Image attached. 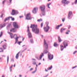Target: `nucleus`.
<instances>
[{
  "label": "nucleus",
  "instance_id": "nucleus-39",
  "mask_svg": "<svg viewBox=\"0 0 77 77\" xmlns=\"http://www.w3.org/2000/svg\"><path fill=\"white\" fill-rule=\"evenodd\" d=\"M3 35V32H1V34L0 35V37H2Z\"/></svg>",
  "mask_w": 77,
  "mask_h": 77
},
{
  "label": "nucleus",
  "instance_id": "nucleus-13",
  "mask_svg": "<svg viewBox=\"0 0 77 77\" xmlns=\"http://www.w3.org/2000/svg\"><path fill=\"white\" fill-rule=\"evenodd\" d=\"M13 25L14 28H16V29H18L19 28V26H18V25L17 23L16 22L13 23Z\"/></svg>",
  "mask_w": 77,
  "mask_h": 77
},
{
  "label": "nucleus",
  "instance_id": "nucleus-20",
  "mask_svg": "<svg viewBox=\"0 0 77 77\" xmlns=\"http://www.w3.org/2000/svg\"><path fill=\"white\" fill-rule=\"evenodd\" d=\"M43 56H44V54L43 53H42V54H40V55L39 56L40 60H41Z\"/></svg>",
  "mask_w": 77,
  "mask_h": 77
},
{
  "label": "nucleus",
  "instance_id": "nucleus-30",
  "mask_svg": "<svg viewBox=\"0 0 77 77\" xmlns=\"http://www.w3.org/2000/svg\"><path fill=\"white\" fill-rule=\"evenodd\" d=\"M37 69H36V67H35V70L32 72V74H35L36 72V70Z\"/></svg>",
  "mask_w": 77,
  "mask_h": 77
},
{
  "label": "nucleus",
  "instance_id": "nucleus-10",
  "mask_svg": "<svg viewBox=\"0 0 77 77\" xmlns=\"http://www.w3.org/2000/svg\"><path fill=\"white\" fill-rule=\"evenodd\" d=\"M38 8L37 7L34 8L33 10L32 11V13L33 14H36L37 12H38Z\"/></svg>",
  "mask_w": 77,
  "mask_h": 77
},
{
  "label": "nucleus",
  "instance_id": "nucleus-29",
  "mask_svg": "<svg viewBox=\"0 0 77 77\" xmlns=\"http://www.w3.org/2000/svg\"><path fill=\"white\" fill-rule=\"evenodd\" d=\"M52 68H53V67L52 66H51V67H48V70H50L51 69H52Z\"/></svg>",
  "mask_w": 77,
  "mask_h": 77
},
{
  "label": "nucleus",
  "instance_id": "nucleus-6",
  "mask_svg": "<svg viewBox=\"0 0 77 77\" xmlns=\"http://www.w3.org/2000/svg\"><path fill=\"white\" fill-rule=\"evenodd\" d=\"M27 32L28 33V36H29V38H32V34H31V32H30V30H29V26H27Z\"/></svg>",
  "mask_w": 77,
  "mask_h": 77
},
{
  "label": "nucleus",
  "instance_id": "nucleus-52",
  "mask_svg": "<svg viewBox=\"0 0 77 77\" xmlns=\"http://www.w3.org/2000/svg\"><path fill=\"white\" fill-rule=\"evenodd\" d=\"M23 16H19L20 18H23Z\"/></svg>",
  "mask_w": 77,
  "mask_h": 77
},
{
  "label": "nucleus",
  "instance_id": "nucleus-59",
  "mask_svg": "<svg viewBox=\"0 0 77 77\" xmlns=\"http://www.w3.org/2000/svg\"><path fill=\"white\" fill-rule=\"evenodd\" d=\"M35 58L37 59H38V57L37 56H35Z\"/></svg>",
  "mask_w": 77,
  "mask_h": 77
},
{
  "label": "nucleus",
  "instance_id": "nucleus-11",
  "mask_svg": "<svg viewBox=\"0 0 77 77\" xmlns=\"http://www.w3.org/2000/svg\"><path fill=\"white\" fill-rule=\"evenodd\" d=\"M48 58L50 60H52L53 59V55L51 54L50 52L48 54Z\"/></svg>",
  "mask_w": 77,
  "mask_h": 77
},
{
  "label": "nucleus",
  "instance_id": "nucleus-15",
  "mask_svg": "<svg viewBox=\"0 0 77 77\" xmlns=\"http://www.w3.org/2000/svg\"><path fill=\"white\" fill-rule=\"evenodd\" d=\"M31 60L32 65H36V59L32 58L31 59Z\"/></svg>",
  "mask_w": 77,
  "mask_h": 77
},
{
  "label": "nucleus",
  "instance_id": "nucleus-58",
  "mask_svg": "<svg viewBox=\"0 0 77 77\" xmlns=\"http://www.w3.org/2000/svg\"><path fill=\"white\" fill-rule=\"evenodd\" d=\"M12 0H9L10 2V3H11V2H12Z\"/></svg>",
  "mask_w": 77,
  "mask_h": 77
},
{
  "label": "nucleus",
  "instance_id": "nucleus-1",
  "mask_svg": "<svg viewBox=\"0 0 77 77\" xmlns=\"http://www.w3.org/2000/svg\"><path fill=\"white\" fill-rule=\"evenodd\" d=\"M32 28V30L33 32H34L35 34H38L39 33V30L38 28L37 25L31 24L30 27Z\"/></svg>",
  "mask_w": 77,
  "mask_h": 77
},
{
  "label": "nucleus",
  "instance_id": "nucleus-56",
  "mask_svg": "<svg viewBox=\"0 0 77 77\" xmlns=\"http://www.w3.org/2000/svg\"><path fill=\"white\" fill-rule=\"evenodd\" d=\"M45 71H46V72H48V70H47L46 69H45Z\"/></svg>",
  "mask_w": 77,
  "mask_h": 77
},
{
  "label": "nucleus",
  "instance_id": "nucleus-4",
  "mask_svg": "<svg viewBox=\"0 0 77 77\" xmlns=\"http://www.w3.org/2000/svg\"><path fill=\"white\" fill-rule=\"evenodd\" d=\"M69 3L70 2L68 1H67V0H62L61 1V3L64 6H65L66 5H68Z\"/></svg>",
  "mask_w": 77,
  "mask_h": 77
},
{
  "label": "nucleus",
  "instance_id": "nucleus-22",
  "mask_svg": "<svg viewBox=\"0 0 77 77\" xmlns=\"http://www.w3.org/2000/svg\"><path fill=\"white\" fill-rule=\"evenodd\" d=\"M16 31L17 29H16L15 28H13L11 30L10 32H16Z\"/></svg>",
  "mask_w": 77,
  "mask_h": 77
},
{
  "label": "nucleus",
  "instance_id": "nucleus-14",
  "mask_svg": "<svg viewBox=\"0 0 77 77\" xmlns=\"http://www.w3.org/2000/svg\"><path fill=\"white\" fill-rule=\"evenodd\" d=\"M40 8L41 11H45V5H42L41 6Z\"/></svg>",
  "mask_w": 77,
  "mask_h": 77
},
{
  "label": "nucleus",
  "instance_id": "nucleus-18",
  "mask_svg": "<svg viewBox=\"0 0 77 77\" xmlns=\"http://www.w3.org/2000/svg\"><path fill=\"white\" fill-rule=\"evenodd\" d=\"M6 26V24L4 23L3 24H0V29H2V28H3L4 27H5Z\"/></svg>",
  "mask_w": 77,
  "mask_h": 77
},
{
  "label": "nucleus",
  "instance_id": "nucleus-16",
  "mask_svg": "<svg viewBox=\"0 0 77 77\" xmlns=\"http://www.w3.org/2000/svg\"><path fill=\"white\" fill-rule=\"evenodd\" d=\"M42 14H40L41 17H42V16H45V14H46L45 11H42Z\"/></svg>",
  "mask_w": 77,
  "mask_h": 77
},
{
  "label": "nucleus",
  "instance_id": "nucleus-47",
  "mask_svg": "<svg viewBox=\"0 0 77 77\" xmlns=\"http://www.w3.org/2000/svg\"><path fill=\"white\" fill-rule=\"evenodd\" d=\"M77 66H75L74 67H73L72 68V69H74L75 68H76L77 67Z\"/></svg>",
  "mask_w": 77,
  "mask_h": 77
},
{
  "label": "nucleus",
  "instance_id": "nucleus-44",
  "mask_svg": "<svg viewBox=\"0 0 77 77\" xmlns=\"http://www.w3.org/2000/svg\"><path fill=\"white\" fill-rule=\"evenodd\" d=\"M65 19L64 18L62 19V21L63 22H64L65 21Z\"/></svg>",
  "mask_w": 77,
  "mask_h": 77
},
{
  "label": "nucleus",
  "instance_id": "nucleus-5",
  "mask_svg": "<svg viewBox=\"0 0 77 77\" xmlns=\"http://www.w3.org/2000/svg\"><path fill=\"white\" fill-rule=\"evenodd\" d=\"M32 18H33V17H31L30 15V14L28 13L26 14V19L27 20H30Z\"/></svg>",
  "mask_w": 77,
  "mask_h": 77
},
{
  "label": "nucleus",
  "instance_id": "nucleus-36",
  "mask_svg": "<svg viewBox=\"0 0 77 77\" xmlns=\"http://www.w3.org/2000/svg\"><path fill=\"white\" fill-rule=\"evenodd\" d=\"M8 62H9V57L8 56L7 57V63H8Z\"/></svg>",
  "mask_w": 77,
  "mask_h": 77
},
{
  "label": "nucleus",
  "instance_id": "nucleus-34",
  "mask_svg": "<svg viewBox=\"0 0 77 77\" xmlns=\"http://www.w3.org/2000/svg\"><path fill=\"white\" fill-rule=\"evenodd\" d=\"M55 29H59V26L58 25L56 26H55Z\"/></svg>",
  "mask_w": 77,
  "mask_h": 77
},
{
  "label": "nucleus",
  "instance_id": "nucleus-25",
  "mask_svg": "<svg viewBox=\"0 0 77 77\" xmlns=\"http://www.w3.org/2000/svg\"><path fill=\"white\" fill-rule=\"evenodd\" d=\"M66 28H61L60 30L61 33H62L63 31H64V30H66Z\"/></svg>",
  "mask_w": 77,
  "mask_h": 77
},
{
  "label": "nucleus",
  "instance_id": "nucleus-63",
  "mask_svg": "<svg viewBox=\"0 0 77 77\" xmlns=\"http://www.w3.org/2000/svg\"><path fill=\"white\" fill-rule=\"evenodd\" d=\"M3 42V41H2L1 42L0 44H2V42Z\"/></svg>",
  "mask_w": 77,
  "mask_h": 77
},
{
  "label": "nucleus",
  "instance_id": "nucleus-19",
  "mask_svg": "<svg viewBox=\"0 0 77 77\" xmlns=\"http://www.w3.org/2000/svg\"><path fill=\"white\" fill-rule=\"evenodd\" d=\"M20 53V52H19L17 54H16L15 57L16 59H18V58L19 57V56H20V55H19Z\"/></svg>",
  "mask_w": 77,
  "mask_h": 77
},
{
  "label": "nucleus",
  "instance_id": "nucleus-33",
  "mask_svg": "<svg viewBox=\"0 0 77 77\" xmlns=\"http://www.w3.org/2000/svg\"><path fill=\"white\" fill-rule=\"evenodd\" d=\"M13 66L12 65H11V66L10 67V70L11 72L12 71L11 68H12Z\"/></svg>",
  "mask_w": 77,
  "mask_h": 77
},
{
  "label": "nucleus",
  "instance_id": "nucleus-31",
  "mask_svg": "<svg viewBox=\"0 0 77 77\" xmlns=\"http://www.w3.org/2000/svg\"><path fill=\"white\" fill-rule=\"evenodd\" d=\"M43 25H44V23L43 22H42L41 23V28H42V27H43Z\"/></svg>",
  "mask_w": 77,
  "mask_h": 77
},
{
  "label": "nucleus",
  "instance_id": "nucleus-24",
  "mask_svg": "<svg viewBox=\"0 0 77 77\" xmlns=\"http://www.w3.org/2000/svg\"><path fill=\"white\" fill-rule=\"evenodd\" d=\"M61 51H63L64 49V47L63 45H60Z\"/></svg>",
  "mask_w": 77,
  "mask_h": 77
},
{
  "label": "nucleus",
  "instance_id": "nucleus-12",
  "mask_svg": "<svg viewBox=\"0 0 77 77\" xmlns=\"http://www.w3.org/2000/svg\"><path fill=\"white\" fill-rule=\"evenodd\" d=\"M63 45H64V48H66V47H68V41H65L63 42Z\"/></svg>",
  "mask_w": 77,
  "mask_h": 77
},
{
  "label": "nucleus",
  "instance_id": "nucleus-37",
  "mask_svg": "<svg viewBox=\"0 0 77 77\" xmlns=\"http://www.w3.org/2000/svg\"><path fill=\"white\" fill-rule=\"evenodd\" d=\"M3 50L2 48H0V53L1 52H3Z\"/></svg>",
  "mask_w": 77,
  "mask_h": 77
},
{
  "label": "nucleus",
  "instance_id": "nucleus-46",
  "mask_svg": "<svg viewBox=\"0 0 77 77\" xmlns=\"http://www.w3.org/2000/svg\"><path fill=\"white\" fill-rule=\"evenodd\" d=\"M33 69V68H31L29 69V71H32Z\"/></svg>",
  "mask_w": 77,
  "mask_h": 77
},
{
  "label": "nucleus",
  "instance_id": "nucleus-35",
  "mask_svg": "<svg viewBox=\"0 0 77 77\" xmlns=\"http://www.w3.org/2000/svg\"><path fill=\"white\" fill-rule=\"evenodd\" d=\"M70 32V31H69V30H68L67 32H66V35H68V34H69V32Z\"/></svg>",
  "mask_w": 77,
  "mask_h": 77
},
{
  "label": "nucleus",
  "instance_id": "nucleus-53",
  "mask_svg": "<svg viewBox=\"0 0 77 77\" xmlns=\"http://www.w3.org/2000/svg\"><path fill=\"white\" fill-rule=\"evenodd\" d=\"M3 14H2V15L1 16V18H2V17H3Z\"/></svg>",
  "mask_w": 77,
  "mask_h": 77
},
{
  "label": "nucleus",
  "instance_id": "nucleus-60",
  "mask_svg": "<svg viewBox=\"0 0 77 77\" xmlns=\"http://www.w3.org/2000/svg\"><path fill=\"white\" fill-rule=\"evenodd\" d=\"M41 63H39L38 64V65H41Z\"/></svg>",
  "mask_w": 77,
  "mask_h": 77
},
{
  "label": "nucleus",
  "instance_id": "nucleus-40",
  "mask_svg": "<svg viewBox=\"0 0 77 77\" xmlns=\"http://www.w3.org/2000/svg\"><path fill=\"white\" fill-rule=\"evenodd\" d=\"M30 42L32 43H33V40L32 39H31L30 40Z\"/></svg>",
  "mask_w": 77,
  "mask_h": 77
},
{
  "label": "nucleus",
  "instance_id": "nucleus-54",
  "mask_svg": "<svg viewBox=\"0 0 77 77\" xmlns=\"http://www.w3.org/2000/svg\"><path fill=\"white\" fill-rule=\"evenodd\" d=\"M48 76V74L46 76H45L44 77H47Z\"/></svg>",
  "mask_w": 77,
  "mask_h": 77
},
{
  "label": "nucleus",
  "instance_id": "nucleus-55",
  "mask_svg": "<svg viewBox=\"0 0 77 77\" xmlns=\"http://www.w3.org/2000/svg\"><path fill=\"white\" fill-rule=\"evenodd\" d=\"M19 77H22V75H19Z\"/></svg>",
  "mask_w": 77,
  "mask_h": 77
},
{
  "label": "nucleus",
  "instance_id": "nucleus-45",
  "mask_svg": "<svg viewBox=\"0 0 77 77\" xmlns=\"http://www.w3.org/2000/svg\"><path fill=\"white\" fill-rule=\"evenodd\" d=\"M6 2V0H4L2 2V4L4 5V4Z\"/></svg>",
  "mask_w": 77,
  "mask_h": 77
},
{
  "label": "nucleus",
  "instance_id": "nucleus-49",
  "mask_svg": "<svg viewBox=\"0 0 77 77\" xmlns=\"http://www.w3.org/2000/svg\"><path fill=\"white\" fill-rule=\"evenodd\" d=\"M77 52V51H75L74 52H73V54H75V53H76Z\"/></svg>",
  "mask_w": 77,
  "mask_h": 77
},
{
  "label": "nucleus",
  "instance_id": "nucleus-3",
  "mask_svg": "<svg viewBox=\"0 0 77 77\" xmlns=\"http://www.w3.org/2000/svg\"><path fill=\"white\" fill-rule=\"evenodd\" d=\"M8 33L10 35L11 38V39H12V38H14V36H16L17 37V35L16 34H15L14 35H13V34L12 33L10 32H8ZM19 37H17L16 38H15V42L14 43L15 44H16V43L18 42V38Z\"/></svg>",
  "mask_w": 77,
  "mask_h": 77
},
{
  "label": "nucleus",
  "instance_id": "nucleus-17",
  "mask_svg": "<svg viewBox=\"0 0 77 77\" xmlns=\"http://www.w3.org/2000/svg\"><path fill=\"white\" fill-rule=\"evenodd\" d=\"M8 47V45L6 43H5L2 45V48H3L4 50H5V49L6 48V47Z\"/></svg>",
  "mask_w": 77,
  "mask_h": 77
},
{
  "label": "nucleus",
  "instance_id": "nucleus-48",
  "mask_svg": "<svg viewBox=\"0 0 77 77\" xmlns=\"http://www.w3.org/2000/svg\"><path fill=\"white\" fill-rule=\"evenodd\" d=\"M21 42H18L17 43L18 44H19V45H20V44H21Z\"/></svg>",
  "mask_w": 77,
  "mask_h": 77
},
{
  "label": "nucleus",
  "instance_id": "nucleus-43",
  "mask_svg": "<svg viewBox=\"0 0 77 77\" xmlns=\"http://www.w3.org/2000/svg\"><path fill=\"white\" fill-rule=\"evenodd\" d=\"M11 62H14V58H12L11 59Z\"/></svg>",
  "mask_w": 77,
  "mask_h": 77
},
{
  "label": "nucleus",
  "instance_id": "nucleus-41",
  "mask_svg": "<svg viewBox=\"0 0 77 77\" xmlns=\"http://www.w3.org/2000/svg\"><path fill=\"white\" fill-rule=\"evenodd\" d=\"M74 3L75 4V5H77V0H75V2H74Z\"/></svg>",
  "mask_w": 77,
  "mask_h": 77
},
{
  "label": "nucleus",
  "instance_id": "nucleus-51",
  "mask_svg": "<svg viewBox=\"0 0 77 77\" xmlns=\"http://www.w3.org/2000/svg\"><path fill=\"white\" fill-rule=\"evenodd\" d=\"M70 28H71V26H68V29H69Z\"/></svg>",
  "mask_w": 77,
  "mask_h": 77
},
{
  "label": "nucleus",
  "instance_id": "nucleus-27",
  "mask_svg": "<svg viewBox=\"0 0 77 77\" xmlns=\"http://www.w3.org/2000/svg\"><path fill=\"white\" fill-rule=\"evenodd\" d=\"M58 38L59 42H61L62 41V40L61 39V38H60V36H58Z\"/></svg>",
  "mask_w": 77,
  "mask_h": 77
},
{
  "label": "nucleus",
  "instance_id": "nucleus-28",
  "mask_svg": "<svg viewBox=\"0 0 77 77\" xmlns=\"http://www.w3.org/2000/svg\"><path fill=\"white\" fill-rule=\"evenodd\" d=\"M38 22H40V21H42V19H40L37 20Z\"/></svg>",
  "mask_w": 77,
  "mask_h": 77
},
{
  "label": "nucleus",
  "instance_id": "nucleus-26",
  "mask_svg": "<svg viewBox=\"0 0 77 77\" xmlns=\"http://www.w3.org/2000/svg\"><path fill=\"white\" fill-rule=\"evenodd\" d=\"M45 24H46V26L49 27L48 26V24H49V22L48 21H46L45 22Z\"/></svg>",
  "mask_w": 77,
  "mask_h": 77
},
{
  "label": "nucleus",
  "instance_id": "nucleus-23",
  "mask_svg": "<svg viewBox=\"0 0 77 77\" xmlns=\"http://www.w3.org/2000/svg\"><path fill=\"white\" fill-rule=\"evenodd\" d=\"M59 45L57 44V43H54V46L55 47H58Z\"/></svg>",
  "mask_w": 77,
  "mask_h": 77
},
{
  "label": "nucleus",
  "instance_id": "nucleus-32",
  "mask_svg": "<svg viewBox=\"0 0 77 77\" xmlns=\"http://www.w3.org/2000/svg\"><path fill=\"white\" fill-rule=\"evenodd\" d=\"M9 20V17L6 18L4 20V21L6 22V21H7V20Z\"/></svg>",
  "mask_w": 77,
  "mask_h": 77
},
{
  "label": "nucleus",
  "instance_id": "nucleus-50",
  "mask_svg": "<svg viewBox=\"0 0 77 77\" xmlns=\"http://www.w3.org/2000/svg\"><path fill=\"white\" fill-rule=\"evenodd\" d=\"M27 50V48H26L24 50H23V51H22V52H24V51H25V50Z\"/></svg>",
  "mask_w": 77,
  "mask_h": 77
},
{
  "label": "nucleus",
  "instance_id": "nucleus-8",
  "mask_svg": "<svg viewBox=\"0 0 77 77\" xmlns=\"http://www.w3.org/2000/svg\"><path fill=\"white\" fill-rule=\"evenodd\" d=\"M50 29V26H46L43 28L44 31L45 32H48Z\"/></svg>",
  "mask_w": 77,
  "mask_h": 77
},
{
  "label": "nucleus",
  "instance_id": "nucleus-21",
  "mask_svg": "<svg viewBox=\"0 0 77 77\" xmlns=\"http://www.w3.org/2000/svg\"><path fill=\"white\" fill-rule=\"evenodd\" d=\"M51 3H48L46 5V6H47L48 8V9H51V8H50V5H51Z\"/></svg>",
  "mask_w": 77,
  "mask_h": 77
},
{
  "label": "nucleus",
  "instance_id": "nucleus-38",
  "mask_svg": "<svg viewBox=\"0 0 77 77\" xmlns=\"http://www.w3.org/2000/svg\"><path fill=\"white\" fill-rule=\"evenodd\" d=\"M62 25H63V24L62 23L60 24V25H58V26L59 28L60 27H62Z\"/></svg>",
  "mask_w": 77,
  "mask_h": 77
},
{
  "label": "nucleus",
  "instance_id": "nucleus-61",
  "mask_svg": "<svg viewBox=\"0 0 77 77\" xmlns=\"http://www.w3.org/2000/svg\"><path fill=\"white\" fill-rule=\"evenodd\" d=\"M25 45H23V46H22V47H23L25 46Z\"/></svg>",
  "mask_w": 77,
  "mask_h": 77
},
{
  "label": "nucleus",
  "instance_id": "nucleus-64",
  "mask_svg": "<svg viewBox=\"0 0 77 77\" xmlns=\"http://www.w3.org/2000/svg\"><path fill=\"white\" fill-rule=\"evenodd\" d=\"M14 67H15V64H14Z\"/></svg>",
  "mask_w": 77,
  "mask_h": 77
},
{
  "label": "nucleus",
  "instance_id": "nucleus-9",
  "mask_svg": "<svg viewBox=\"0 0 77 77\" xmlns=\"http://www.w3.org/2000/svg\"><path fill=\"white\" fill-rule=\"evenodd\" d=\"M18 11H16L15 10H12L11 14L12 15H15V14H18Z\"/></svg>",
  "mask_w": 77,
  "mask_h": 77
},
{
  "label": "nucleus",
  "instance_id": "nucleus-42",
  "mask_svg": "<svg viewBox=\"0 0 77 77\" xmlns=\"http://www.w3.org/2000/svg\"><path fill=\"white\" fill-rule=\"evenodd\" d=\"M10 18H11V20H12V21H14V20H15L14 18H12V17H10Z\"/></svg>",
  "mask_w": 77,
  "mask_h": 77
},
{
  "label": "nucleus",
  "instance_id": "nucleus-7",
  "mask_svg": "<svg viewBox=\"0 0 77 77\" xmlns=\"http://www.w3.org/2000/svg\"><path fill=\"white\" fill-rule=\"evenodd\" d=\"M72 12L70 11L69 12L68 15V18L69 20H71L72 18Z\"/></svg>",
  "mask_w": 77,
  "mask_h": 77
},
{
  "label": "nucleus",
  "instance_id": "nucleus-57",
  "mask_svg": "<svg viewBox=\"0 0 77 77\" xmlns=\"http://www.w3.org/2000/svg\"><path fill=\"white\" fill-rule=\"evenodd\" d=\"M2 57H6V56H5V55H3L2 56Z\"/></svg>",
  "mask_w": 77,
  "mask_h": 77
},
{
  "label": "nucleus",
  "instance_id": "nucleus-62",
  "mask_svg": "<svg viewBox=\"0 0 77 77\" xmlns=\"http://www.w3.org/2000/svg\"><path fill=\"white\" fill-rule=\"evenodd\" d=\"M24 38H23V39H22L23 41H24Z\"/></svg>",
  "mask_w": 77,
  "mask_h": 77
},
{
  "label": "nucleus",
  "instance_id": "nucleus-2",
  "mask_svg": "<svg viewBox=\"0 0 77 77\" xmlns=\"http://www.w3.org/2000/svg\"><path fill=\"white\" fill-rule=\"evenodd\" d=\"M44 46L45 48V49L44 50L43 53L44 54H47V53L48 52V51H47V50L48 49V44L47 43V42H46V41L45 40V39H44Z\"/></svg>",
  "mask_w": 77,
  "mask_h": 77
}]
</instances>
